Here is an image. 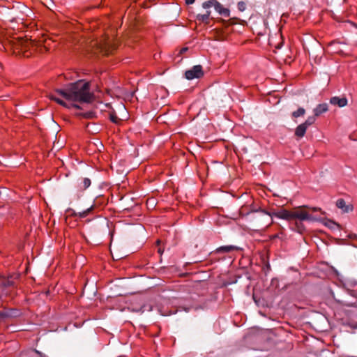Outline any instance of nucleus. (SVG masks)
<instances>
[{
  "label": "nucleus",
  "instance_id": "f257e3e1",
  "mask_svg": "<svg viewBox=\"0 0 357 357\" xmlns=\"http://www.w3.org/2000/svg\"><path fill=\"white\" fill-rule=\"evenodd\" d=\"M50 98L65 107L78 108L73 102H91L93 100V94L90 92L89 82L79 80L65 89H56L55 93L50 95Z\"/></svg>",
  "mask_w": 357,
  "mask_h": 357
},
{
  "label": "nucleus",
  "instance_id": "f03ea898",
  "mask_svg": "<svg viewBox=\"0 0 357 357\" xmlns=\"http://www.w3.org/2000/svg\"><path fill=\"white\" fill-rule=\"evenodd\" d=\"M321 211V208L318 207H309L306 205L296 207L292 210L281 209L278 211L273 212V215L279 219H282L287 221L294 220L292 229L299 234H303L305 231V226L303 221L314 222L317 218L314 216L310 212Z\"/></svg>",
  "mask_w": 357,
  "mask_h": 357
},
{
  "label": "nucleus",
  "instance_id": "7ed1b4c3",
  "mask_svg": "<svg viewBox=\"0 0 357 357\" xmlns=\"http://www.w3.org/2000/svg\"><path fill=\"white\" fill-rule=\"evenodd\" d=\"M47 51L45 45L28 39L18 40L13 46V53L25 58H29L35 53L44 54Z\"/></svg>",
  "mask_w": 357,
  "mask_h": 357
},
{
  "label": "nucleus",
  "instance_id": "20e7f679",
  "mask_svg": "<svg viewBox=\"0 0 357 357\" xmlns=\"http://www.w3.org/2000/svg\"><path fill=\"white\" fill-rule=\"evenodd\" d=\"M273 217H274L273 212L269 213L261 208L252 210L247 214L248 221L252 226L259 229L266 228L271 225Z\"/></svg>",
  "mask_w": 357,
  "mask_h": 357
},
{
  "label": "nucleus",
  "instance_id": "39448f33",
  "mask_svg": "<svg viewBox=\"0 0 357 357\" xmlns=\"http://www.w3.org/2000/svg\"><path fill=\"white\" fill-rule=\"evenodd\" d=\"M97 45L100 52L104 55H109L116 50V45L109 38H104Z\"/></svg>",
  "mask_w": 357,
  "mask_h": 357
},
{
  "label": "nucleus",
  "instance_id": "423d86ee",
  "mask_svg": "<svg viewBox=\"0 0 357 357\" xmlns=\"http://www.w3.org/2000/svg\"><path fill=\"white\" fill-rule=\"evenodd\" d=\"M204 75L202 66L200 65L194 66L192 68L185 73V77L187 79L191 80L195 78H201Z\"/></svg>",
  "mask_w": 357,
  "mask_h": 357
},
{
  "label": "nucleus",
  "instance_id": "0eeeda50",
  "mask_svg": "<svg viewBox=\"0 0 357 357\" xmlns=\"http://www.w3.org/2000/svg\"><path fill=\"white\" fill-rule=\"evenodd\" d=\"M91 180L88 178H79L74 185V188L77 194L84 192L91 185Z\"/></svg>",
  "mask_w": 357,
  "mask_h": 357
},
{
  "label": "nucleus",
  "instance_id": "6e6552de",
  "mask_svg": "<svg viewBox=\"0 0 357 357\" xmlns=\"http://www.w3.org/2000/svg\"><path fill=\"white\" fill-rule=\"evenodd\" d=\"M95 208V205L92 204L89 207H88L86 210H84L82 212H75L72 208H68L67 210L68 212H70V215L75 218H84L87 217Z\"/></svg>",
  "mask_w": 357,
  "mask_h": 357
},
{
  "label": "nucleus",
  "instance_id": "1a4fd4ad",
  "mask_svg": "<svg viewBox=\"0 0 357 357\" xmlns=\"http://www.w3.org/2000/svg\"><path fill=\"white\" fill-rule=\"evenodd\" d=\"M13 282L10 281L6 278H0V289H2V291L0 292V298L3 295L8 294V291H6V289L10 287L11 286H13Z\"/></svg>",
  "mask_w": 357,
  "mask_h": 357
},
{
  "label": "nucleus",
  "instance_id": "9d476101",
  "mask_svg": "<svg viewBox=\"0 0 357 357\" xmlns=\"http://www.w3.org/2000/svg\"><path fill=\"white\" fill-rule=\"evenodd\" d=\"M348 100L345 97H337L334 96L330 99V103L333 105L338 106L339 107H343L347 105Z\"/></svg>",
  "mask_w": 357,
  "mask_h": 357
},
{
  "label": "nucleus",
  "instance_id": "9b49d317",
  "mask_svg": "<svg viewBox=\"0 0 357 357\" xmlns=\"http://www.w3.org/2000/svg\"><path fill=\"white\" fill-rule=\"evenodd\" d=\"M336 206L342 209V212L348 213L353 211L352 205H347L343 199H338L336 202Z\"/></svg>",
  "mask_w": 357,
  "mask_h": 357
},
{
  "label": "nucleus",
  "instance_id": "f8f14e48",
  "mask_svg": "<svg viewBox=\"0 0 357 357\" xmlns=\"http://www.w3.org/2000/svg\"><path fill=\"white\" fill-rule=\"evenodd\" d=\"M239 248L237 246L235 245H224L220 246L218 248H217L214 252H211V255H213L214 253H220V252H230L231 251L234 250H238Z\"/></svg>",
  "mask_w": 357,
  "mask_h": 357
},
{
  "label": "nucleus",
  "instance_id": "ddd939ff",
  "mask_svg": "<svg viewBox=\"0 0 357 357\" xmlns=\"http://www.w3.org/2000/svg\"><path fill=\"white\" fill-rule=\"evenodd\" d=\"M328 110V105L326 103H321L317 105V107L313 109V112L314 116L317 117L326 112Z\"/></svg>",
  "mask_w": 357,
  "mask_h": 357
},
{
  "label": "nucleus",
  "instance_id": "4468645a",
  "mask_svg": "<svg viewBox=\"0 0 357 357\" xmlns=\"http://www.w3.org/2000/svg\"><path fill=\"white\" fill-rule=\"evenodd\" d=\"M215 10L221 15L225 17H229L230 12L229 10L223 7V6L217 1V3L215 6Z\"/></svg>",
  "mask_w": 357,
  "mask_h": 357
},
{
  "label": "nucleus",
  "instance_id": "2eb2a0df",
  "mask_svg": "<svg viewBox=\"0 0 357 357\" xmlns=\"http://www.w3.org/2000/svg\"><path fill=\"white\" fill-rule=\"evenodd\" d=\"M211 13V12L210 10H207L205 14H198L196 17V20L199 22H203L208 24L209 23V17Z\"/></svg>",
  "mask_w": 357,
  "mask_h": 357
},
{
  "label": "nucleus",
  "instance_id": "dca6fc26",
  "mask_svg": "<svg viewBox=\"0 0 357 357\" xmlns=\"http://www.w3.org/2000/svg\"><path fill=\"white\" fill-rule=\"evenodd\" d=\"M307 129V128L303 123H301L296 127L294 134L298 138H302L304 137Z\"/></svg>",
  "mask_w": 357,
  "mask_h": 357
},
{
  "label": "nucleus",
  "instance_id": "f3484780",
  "mask_svg": "<svg viewBox=\"0 0 357 357\" xmlns=\"http://www.w3.org/2000/svg\"><path fill=\"white\" fill-rule=\"evenodd\" d=\"M305 114V109L303 107H299L296 111L292 112L291 116L293 118L296 119L300 116H303Z\"/></svg>",
  "mask_w": 357,
  "mask_h": 357
},
{
  "label": "nucleus",
  "instance_id": "a211bd4d",
  "mask_svg": "<svg viewBox=\"0 0 357 357\" xmlns=\"http://www.w3.org/2000/svg\"><path fill=\"white\" fill-rule=\"evenodd\" d=\"M316 117L317 116H315L314 114L313 116H310L307 117V119L303 123L307 128H308L309 126H312V124H314L315 123Z\"/></svg>",
  "mask_w": 357,
  "mask_h": 357
},
{
  "label": "nucleus",
  "instance_id": "6ab92c4d",
  "mask_svg": "<svg viewBox=\"0 0 357 357\" xmlns=\"http://www.w3.org/2000/svg\"><path fill=\"white\" fill-rule=\"evenodd\" d=\"M217 3V0H208L203 3L202 6L205 9H208L212 6L215 8V6Z\"/></svg>",
  "mask_w": 357,
  "mask_h": 357
},
{
  "label": "nucleus",
  "instance_id": "aec40b11",
  "mask_svg": "<svg viewBox=\"0 0 357 357\" xmlns=\"http://www.w3.org/2000/svg\"><path fill=\"white\" fill-rule=\"evenodd\" d=\"M325 225L331 229H334L335 227L340 228V225L339 224L331 220H327L325 223Z\"/></svg>",
  "mask_w": 357,
  "mask_h": 357
},
{
  "label": "nucleus",
  "instance_id": "412c9836",
  "mask_svg": "<svg viewBox=\"0 0 357 357\" xmlns=\"http://www.w3.org/2000/svg\"><path fill=\"white\" fill-rule=\"evenodd\" d=\"M245 5L244 2L240 1L238 3V8L239 10L243 11L245 10Z\"/></svg>",
  "mask_w": 357,
  "mask_h": 357
},
{
  "label": "nucleus",
  "instance_id": "4be33fe9",
  "mask_svg": "<svg viewBox=\"0 0 357 357\" xmlns=\"http://www.w3.org/2000/svg\"><path fill=\"white\" fill-rule=\"evenodd\" d=\"M349 326L351 328L357 329V322H352V323H350V324H349Z\"/></svg>",
  "mask_w": 357,
  "mask_h": 357
},
{
  "label": "nucleus",
  "instance_id": "5701e85b",
  "mask_svg": "<svg viewBox=\"0 0 357 357\" xmlns=\"http://www.w3.org/2000/svg\"><path fill=\"white\" fill-rule=\"evenodd\" d=\"M110 120L114 123H117V117L114 115H110Z\"/></svg>",
  "mask_w": 357,
  "mask_h": 357
},
{
  "label": "nucleus",
  "instance_id": "b1692460",
  "mask_svg": "<svg viewBox=\"0 0 357 357\" xmlns=\"http://www.w3.org/2000/svg\"><path fill=\"white\" fill-rule=\"evenodd\" d=\"M185 3L187 5L192 4L195 1V0H185Z\"/></svg>",
  "mask_w": 357,
  "mask_h": 357
},
{
  "label": "nucleus",
  "instance_id": "393cba45",
  "mask_svg": "<svg viewBox=\"0 0 357 357\" xmlns=\"http://www.w3.org/2000/svg\"><path fill=\"white\" fill-rule=\"evenodd\" d=\"M36 352L40 356V357H45V355H43L41 352L38 351H36Z\"/></svg>",
  "mask_w": 357,
  "mask_h": 357
},
{
  "label": "nucleus",
  "instance_id": "a878e982",
  "mask_svg": "<svg viewBox=\"0 0 357 357\" xmlns=\"http://www.w3.org/2000/svg\"><path fill=\"white\" fill-rule=\"evenodd\" d=\"M187 50H188V48H186V47H183V48H182V49L181 50V53H183V52H185V51H187Z\"/></svg>",
  "mask_w": 357,
  "mask_h": 357
},
{
  "label": "nucleus",
  "instance_id": "bb28decb",
  "mask_svg": "<svg viewBox=\"0 0 357 357\" xmlns=\"http://www.w3.org/2000/svg\"><path fill=\"white\" fill-rule=\"evenodd\" d=\"M158 252H159V253H160V254H162V251L161 250V249H160V248H159V249H158Z\"/></svg>",
  "mask_w": 357,
  "mask_h": 357
},
{
  "label": "nucleus",
  "instance_id": "cd10ccee",
  "mask_svg": "<svg viewBox=\"0 0 357 357\" xmlns=\"http://www.w3.org/2000/svg\"><path fill=\"white\" fill-rule=\"evenodd\" d=\"M162 315H165V316H167V315H169L168 313H161Z\"/></svg>",
  "mask_w": 357,
  "mask_h": 357
},
{
  "label": "nucleus",
  "instance_id": "c85d7f7f",
  "mask_svg": "<svg viewBox=\"0 0 357 357\" xmlns=\"http://www.w3.org/2000/svg\"><path fill=\"white\" fill-rule=\"evenodd\" d=\"M3 314L1 313H0V317H1Z\"/></svg>",
  "mask_w": 357,
  "mask_h": 357
}]
</instances>
